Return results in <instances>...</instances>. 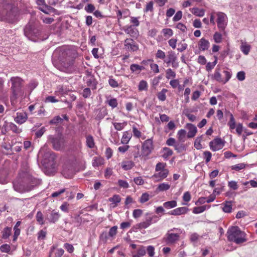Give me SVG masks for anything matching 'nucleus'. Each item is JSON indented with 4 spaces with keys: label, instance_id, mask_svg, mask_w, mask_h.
I'll list each match as a JSON object with an SVG mask.
<instances>
[{
    "label": "nucleus",
    "instance_id": "1",
    "mask_svg": "<svg viewBox=\"0 0 257 257\" xmlns=\"http://www.w3.org/2000/svg\"><path fill=\"white\" fill-rule=\"evenodd\" d=\"M41 183V180L32 176L30 171L26 169L21 171L19 177L13 183L14 190L20 193L28 192Z\"/></svg>",
    "mask_w": 257,
    "mask_h": 257
},
{
    "label": "nucleus",
    "instance_id": "2",
    "mask_svg": "<svg viewBox=\"0 0 257 257\" xmlns=\"http://www.w3.org/2000/svg\"><path fill=\"white\" fill-rule=\"evenodd\" d=\"M227 234L228 240L236 244H239L246 241V234L238 226H232L228 229Z\"/></svg>",
    "mask_w": 257,
    "mask_h": 257
},
{
    "label": "nucleus",
    "instance_id": "3",
    "mask_svg": "<svg viewBox=\"0 0 257 257\" xmlns=\"http://www.w3.org/2000/svg\"><path fill=\"white\" fill-rule=\"evenodd\" d=\"M12 82L11 89L12 94L11 96V101L15 100L18 96H22L24 93L23 89V80L19 77H12L10 80Z\"/></svg>",
    "mask_w": 257,
    "mask_h": 257
},
{
    "label": "nucleus",
    "instance_id": "4",
    "mask_svg": "<svg viewBox=\"0 0 257 257\" xmlns=\"http://www.w3.org/2000/svg\"><path fill=\"white\" fill-rule=\"evenodd\" d=\"M183 232V230L180 228H173L168 231L164 238L167 244H173L179 239L180 235Z\"/></svg>",
    "mask_w": 257,
    "mask_h": 257
},
{
    "label": "nucleus",
    "instance_id": "5",
    "mask_svg": "<svg viewBox=\"0 0 257 257\" xmlns=\"http://www.w3.org/2000/svg\"><path fill=\"white\" fill-rule=\"evenodd\" d=\"M7 7V9L10 11H4L2 14H0V21L10 23H14L17 19L16 13L12 9L11 5H9Z\"/></svg>",
    "mask_w": 257,
    "mask_h": 257
},
{
    "label": "nucleus",
    "instance_id": "6",
    "mask_svg": "<svg viewBox=\"0 0 257 257\" xmlns=\"http://www.w3.org/2000/svg\"><path fill=\"white\" fill-rule=\"evenodd\" d=\"M159 220V217L151 214H146V220L134 226V228L137 229H145L148 227L151 224L156 222Z\"/></svg>",
    "mask_w": 257,
    "mask_h": 257
},
{
    "label": "nucleus",
    "instance_id": "7",
    "mask_svg": "<svg viewBox=\"0 0 257 257\" xmlns=\"http://www.w3.org/2000/svg\"><path fill=\"white\" fill-rule=\"evenodd\" d=\"M216 23L219 31L223 32L225 30L228 24L227 15L221 12H217L216 13Z\"/></svg>",
    "mask_w": 257,
    "mask_h": 257
},
{
    "label": "nucleus",
    "instance_id": "8",
    "mask_svg": "<svg viewBox=\"0 0 257 257\" xmlns=\"http://www.w3.org/2000/svg\"><path fill=\"white\" fill-rule=\"evenodd\" d=\"M39 156L43 158V162L44 164H47L49 162H53L55 159V155L51 151L48 150L47 148L44 147L40 150Z\"/></svg>",
    "mask_w": 257,
    "mask_h": 257
},
{
    "label": "nucleus",
    "instance_id": "9",
    "mask_svg": "<svg viewBox=\"0 0 257 257\" xmlns=\"http://www.w3.org/2000/svg\"><path fill=\"white\" fill-rule=\"evenodd\" d=\"M36 4L39 9L46 14H50L55 12L56 10L46 4L45 0H36Z\"/></svg>",
    "mask_w": 257,
    "mask_h": 257
},
{
    "label": "nucleus",
    "instance_id": "10",
    "mask_svg": "<svg viewBox=\"0 0 257 257\" xmlns=\"http://www.w3.org/2000/svg\"><path fill=\"white\" fill-rule=\"evenodd\" d=\"M154 149L153 142L152 139L146 140L142 145V155L144 156H149Z\"/></svg>",
    "mask_w": 257,
    "mask_h": 257
},
{
    "label": "nucleus",
    "instance_id": "11",
    "mask_svg": "<svg viewBox=\"0 0 257 257\" xmlns=\"http://www.w3.org/2000/svg\"><path fill=\"white\" fill-rule=\"evenodd\" d=\"M24 34L29 39L35 41V37L38 35V31L30 25H27L24 29Z\"/></svg>",
    "mask_w": 257,
    "mask_h": 257
},
{
    "label": "nucleus",
    "instance_id": "12",
    "mask_svg": "<svg viewBox=\"0 0 257 257\" xmlns=\"http://www.w3.org/2000/svg\"><path fill=\"white\" fill-rule=\"evenodd\" d=\"M177 57L174 52H168L167 56L164 60V62L166 63L168 66L170 64H172L173 67H177L178 66V63H176Z\"/></svg>",
    "mask_w": 257,
    "mask_h": 257
},
{
    "label": "nucleus",
    "instance_id": "13",
    "mask_svg": "<svg viewBox=\"0 0 257 257\" xmlns=\"http://www.w3.org/2000/svg\"><path fill=\"white\" fill-rule=\"evenodd\" d=\"M224 146V143L220 138H216L209 143L210 149L214 152L221 150Z\"/></svg>",
    "mask_w": 257,
    "mask_h": 257
},
{
    "label": "nucleus",
    "instance_id": "14",
    "mask_svg": "<svg viewBox=\"0 0 257 257\" xmlns=\"http://www.w3.org/2000/svg\"><path fill=\"white\" fill-rule=\"evenodd\" d=\"M124 49L129 51H137L139 49L138 45L131 39H126L124 42Z\"/></svg>",
    "mask_w": 257,
    "mask_h": 257
},
{
    "label": "nucleus",
    "instance_id": "15",
    "mask_svg": "<svg viewBox=\"0 0 257 257\" xmlns=\"http://www.w3.org/2000/svg\"><path fill=\"white\" fill-rule=\"evenodd\" d=\"M49 139L52 143L53 147L56 150H60L63 143V139L60 136L54 137L50 136Z\"/></svg>",
    "mask_w": 257,
    "mask_h": 257
},
{
    "label": "nucleus",
    "instance_id": "16",
    "mask_svg": "<svg viewBox=\"0 0 257 257\" xmlns=\"http://www.w3.org/2000/svg\"><path fill=\"white\" fill-rule=\"evenodd\" d=\"M169 174L168 170H163L155 173L151 178L154 179L155 181L158 182L166 178Z\"/></svg>",
    "mask_w": 257,
    "mask_h": 257
},
{
    "label": "nucleus",
    "instance_id": "17",
    "mask_svg": "<svg viewBox=\"0 0 257 257\" xmlns=\"http://www.w3.org/2000/svg\"><path fill=\"white\" fill-rule=\"evenodd\" d=\"M28 119V115L25 112H18L16 113L15 117V121L18 124H23Z\"/></svg>",
    "mask_w": 257,
    "mask_h": 257
},
{
    "label": "nucleus",
    "instance_id": "18",
    "mask_svg": "<svg viewBox=\"0 0 257 257\" xmlns=\"http://www.w3.org/2000/svg\"><path fill=\"white\" fill-rule=\"evenodd\" d=\"M62 174L66 178H71L74 175V170L71 166H65L62 171Z\"/></svg>",
    "mask_w": 257,
    "mask_h": 257
},
{
    "label": "nucleus",
    "instance_id": "19",
    "mask_svg": "<svg viewBox=\"0 0 257 257\" xmlns=\"http://www.w3.org/2000/svg\"><path fill=\"white\" fill-rule=\"evenodd\" d=\"M198 48L200 50L205 51L207 50L210 47V43L208 40L204 38H202L199 41Z\"/></svg>",
    "mask_w": 257,
    "mask_h": 257
},
{
    "label": "nucleus",
    "instance_id": "20",
    "mask_svg": "<svg viewBox=\"0 0 257 257\" xmlns=\"http://www.w3.org/2000/svg\"><path fill=\"white\" fill-rule=\"evenodd\" d=\"M240 49L245 55H247L251 49V46L248 44L246 41L241 40L240 41Z\"/></svg>",
    "mask_w": 257,
    "mask_h": 257
},
{
    "label": "nucleus",
    "instance_id": "21",
    "mask_svg": "<svg viewBox=\"0 0 257 257\" xmlns=\"http://www.w3.org/2000/svg\"><path fill=\"white\" fill-rule=\"evenodd\" d=\"M186 128L188 130L187 133L188 138H192L196 134L197 130L196 126L192 123H187L186 124Z\"/></svg>",
    "mask_w": 257,
    "mask_h": 257
},
{
    "label": "nucleus",
    "instance_id": "22",
    "mask_svg": "<svg viewBox=\"0 0 257 257\" xmlns=\"http://www.w3.org/2000/svg\"><path fill=\"white\" fill-rule=\"evenodd\" d=\"M124 31L132 37H135L138 35V31L135 29L133 26H126L123 29Z\"/></svg>",
    "mask_w": 257,
    "mask_h": 257
},
{
    "label": "nucleus",
    "instance_id": "23",
    "mask_svg": "<svg viewBox=\"0 0 257 257\" xmlns=\"http://www.w3.org/2000/svg\"><path fill=\"white\" fill-rule=\"evenodd\" d=\"M54 211L55 210H53L49 215H47V218L50 222L55 223L60 217L58 212Z\"/></svg>",
    "mask_w": 257,
    "mask_h": 257
},
{
    "label": "nucleus",
    "instance_id": "24",
    "mask_svg": "<svg viewBox=\"0 0 257 257\" xmlns=\"http://www.w3.org/2000/svg\"><path fill=\"white\" fill-rule=\"evenodd\" d=\"M132 137V134L131 132L125 131L123 133V135L121 139V143L123 145H126L130 142Z\"/></svg>",
    "mask_w": 257,
    "mask_h": 257
},
{
    "label": "nucleus",
    "instance_id": "25",
    "mask_svg": "<svg viewBox=\"0 0 257 257\" xmlns=\"http://www.w3.org/2000/svg\"><path fill=\"white\" fill-rule=\"evenodd\" d=\"M145 69L143 66L139 65L137 64H133L130 66V70L133 73L139 74L142 70Z\"/></svg>",
    "mask_w": 257,
    "mask_h": 257
},
{
    "label": "nucleus",
    "instance_id": "26",
    "mask_svg": "<svg viewBox=\"0 0 257 257\" xmlns=\"http://www.w3.org/2000/svg\"><path fill=\"white\" fill-rule=\"evenodd\" d=\"M109 201L111 202V207L114 208L120 201V197L118 195H114L109 198Z\"/></svg>",
    "mask_w": 257,
    "mask_h": 257
},
{
    "label": "nucleus",
    "instance_id": "27",
    "mask_svg": "<svg viewBox=\"0 0 257 257\" xmlns=\"http://www.w3.org/2000/svg\"><path fill=\"white\" fill-rule=\"evenodd\" d=\"M191 13L195 16L201 17L205 14V10L203 9H199L198 8H193Z\"/></svg>",
    "mask_w": 257,
    "mask_h": 257
},
{
    "label": "nucleus",
    "instance_id": "28",
    "mask_svg": "<svg viewBox=\"0 0 257 257\" xmlns=\"http://www.w3.org/2000/svg\"><path fill=\"white\" fill-rule=\"evenodd\" d=\"M212 77L213 79L217 82L223 84V79L221 77V74L219 71V69H216Z\"/></svg>",
    "mask_w": 257,
    "mask_h": 257
},
{
    "label": "nucleus",
    "instance_id": "29",
    "mask_svg": "<svg viewBox=\"0 0 257 257\" xmlns=\"http://www.w3.org/2000/svg\"><path fill=\"white\" fill-rule=\"evenodd\" d=\"M86 143L87 146L90 149H93L95 147V143L93 137L89 135L86 138Z\"/></svg>",
    "mask_w": 257,
    "mask_h": 257
},
{
    "label": "nucleus",
    "instance_id": "30",
    "mask_svg": "<svg viewBox=\"0 0 257 257\" xmlns=\"http://www.w3.org/2000/svg\"><path fill=\"white\" fill-rule=\"evenodd\" d=\"M67 92L68 90L67 88L63 85L58 86L57 90L55 92V94L57 95H63L67 94Z\"/></svg>",
    "mask_w": 257,
    "mask_h": 257
},
{
    "label": "nucleus",
    "instance_id": "31",
    "mask_svg": "<svg viewBox=\"0 0 257 257\" xmlns=\"http://www.w3.org/2000/svg\"><path fill=\"white\" fill-rule=\"evenodd\" d=\"M104 160L101 157H95L92 160V165L93 167H99L103 164Z\"/></svg>",
    "mask_w": 257,
    "mask_h": 257
},
{
    "label": "nucleus",
    "instance_id": "32",
    "mask_svg": "<svg viewBox=\"0 0 257 257\" xmlns=\"http://www.w3.org/2000/svg\"><path fill=\"white\" fill-rule=\"evenodd\" d=\"M186 136V132L185 130H180L177 133V138L179 142H184Z\"/></svg>",
    "mask_w": 257,
    "mask_h": 257
},
{
    "label": "nucleus",
    "instance_id": "33",
    "mask_svg": "<svg viewBox=\"0 0 257 257\" xmlns=\"http://www.w3.org/2000/svg\"><path fill=\"white\" fill-rule=\"evenodd\" d=\"M134 162L131 161H124L121 163V167L124 170H130L134 167Z\"/></svg>",
    "mask_w": 257,
    "mask_h": 257
},
{
    "label": "nucleus",
    "instance_id": "34",
    "mask_svg": "<svg viewBox=\"0 0 257 257\" xmlns=\"http://www.w3.org/2000/svg\"><path fill=\"white\" fill-rule=\"evenodd\" d=\"M170 188V185L166 183H161L158 185L157 187V190L159 191H164L169 190Z\"/></svg>",
    "mask_w": 257,
    "mask_h": 257
},
{
    "label": "nucleus",
    "instance_id": "35",
    "mask_svg": "<svg viewBox=\"0 0 257 257\" xmlns=\"http://www.w3.org/2000/svg\"><path fill=\"white\" fill-rule=\"evenodd\" d=\"M163 157L164 159H167L169 157L172 156L173 155V151L170 148L167 147H165L163 149Z\"/></svg>",
    "mask_w": 257,
    "mask_h": 257
},
{
    "label": "nucleus",
    "instance_id": "36",
    "mask_svg": "<svg viewBox=\"0 0 257 257\" xmlns=\"http://www.w3.org/2000/svg\"><path fill=\"white\" fill-rule=\"evenodd\" d=\"M223 73L225 75V79H223V84L226 83L232 77V71L231 70H224L223 71Z\"/></svg>",
    "mask_w": 257,
    "mask_h": 257
},
{
    "label": "nucleus",
    "instance_id": "37",
    "mask_svg": "<svg viewBox=\"0 0 257 257\" xmlns=\"http://www.w3.org/2000/svg\"><path fill=\"white\" fill-rule=\"evenodd\" d=\"M106 102L112 108H115L118 104L117 99L115 98H111L110 99L107 98Z\"/></svg>",
    "mask_w": 257,
    "mask_h": 257
},
{
    "label": "nucleus",
    "instance_id": "38",
    "mask_svg": "<svg viewBox=\"0 0 257 257\" xmlns=\"http://www.w3.org/2000/svg\"><path fill=\"white\" fill-rule=\"evenodd\" d=\"M213 39L216 43H220L222 41V36L220 33L216 32L213 34Z\"/></svg>",
    "mask_w": 257,
    "mask_h": 257
},
{
    "label": "nucleus",
    "instance_id": "39",
    "mask_svg": "<svg viewBox=\"0 0 257 257\" xmlns=\"http://www.w3.org/2000/svg\"><path fill=\"white\" fill-rule=\"evenodd\" d=\"M177 206V202L175 200L167 201L163 204V207L166 208H172Z\"/></svg>",
    "mask_w": 257,
    "mask_h": 257
},
{
    "label": "nucleus",
    "instance_id": "40",
    "mask_svg": "<svg viewBox=\"0 0 257 257\" xmlns=\"http://www.w3.org/2000/svg\"><path fill=\"white\" fill-rule=\"evenodd\" d=\"M62 121L63 118L62 117L59 116H56L50 121L49 123L57 125L61 123Z\"/></svg>",
    "mask_w": 257,
    "mask_h": 257
},
{
    "label": "nucleus",
    "instance_id": "41",
    "mask_svg": "<svg viewBox=\"0 0 257 257\" xmlns=\"http://www.w3.org/2000/svg\"><path fill=\"white\" fill-rule=\"evenodd\" d=\"M176 77V73L171 68H169L166 71V77L167 79L174 78Z\"/></svg>",
    "mask_w": 257,
    "mask_h": 257
},
{
    "label": "nucleus",
    "instance_id": "42",
    "mask_svg": "<svg viewBox=\"0 0 257 257\" xmlns=\"http://www.w3.org/2000/svg\"><path fill=\"white\" fill-rule=\"evenodd\" d=\"M11 230L12 229L11 227H5L3 231V238L7 239L8 238H9L10 235L11 234Z\"/></svg>",
    "mask_w": 257,
    "mask_h": 257
},
{
    "label": "nucleus",
    "instance_id": "43",
    "mask_svg": "<svg viewBox=\"0 0 257 257\" xmlns=\"http://www.w3.org/2000/svg\"><path fill=\"white\" fill-rule=\"evenodd\" d=\"M167 90L166 89H163L160 92H159L158 94V98L161 101H165L166 98V93L167 92Z\"/></svg>",
    "mask_w": 257,
    "mask_h": 257
},
{
    "label": "nucleus",
    "instance_id": "44",
    "mask_svg": "<svg viewBox=\"0 0 257 257\" xmlns=\"http://www.w3.org/2000/svg\"><path fill=\"white\" fill-rule=\"evenodd\" d=\"M127 124L126 122H123L122 123L119 122H113V125L115 129L117 131H121L123 129L124 126Z\"/></svg>",
    "mask_w": 257,
    "mask_h": 257
},
{
    "label": "nucleus",
    "instance_id": "45",
    "mask_svg": "<svg viewBox=\"0 0 257 257\" xmlns=\"http://www.w3.org/2000/svg\"><path fill=\"white\" fill-rule=\"evenodd\" d=\"M87 85L91 87L93 89H96V82L95 80L93 78H90L86 81Z\"/></svg>",
    "mask_w": 257,
    "mask_h": 257
},
{
    "label": "nucleus",
    "instance_id": "46",
    "mask_svg": "<svg viewBox=\"0 0 257 257\" xmlns=\"http://www.w3.org/2000/svg\"><path fill=\"white\" fill-rule=\"evenodd\" d=\"M116 14L118 21L121 19H124L127 17V13L126 11L121 12L120 10H117L116 11Z\"/></svg>",
    "mask_w": 257,
    "mask_h": 257
},
{
    "label": "nucleus",
    "instance_id": "47",
    "mask_svg": "<svg viewBox=\"0 0 257 257\" xmlns=\"http://www.w3.org/2000/svg\"><path fill=\"white\" fill-rule=\"evenodd\" d=\"M148 83L145 80H141L138 85V89L139 91L146 90L148 89Z\"/></svg>",
    "mask_w": 257,
    "mask_h": 257
},
{
    "label": "nucleus",
    "instance_id": "48",
    "mask_svg": "<svg viewBox=\"0 0 257 257\" xmlns=\"http://www.w3.org/2000/svg\"><path fill=\"white\" fill-rule=\"evenodd\" d=\"M228 125L231 130H234L235 127V121L232 114H230V117Z\"/></svg>",
    "mask_w": 257,
    "mask_h": 257
},
{
    "label": "nucleus",
    "instance_id": "49",
    "mask_svg": "<svg viewBox=\"0 0 257 257\" xmlns=\"http://www.w3.org/2000/svg\"><path fill=\"white\" fill-rule=\"evenodd\" d=\"M216 63H217V57H215V60L214 62H213L212 63L208 62L207 63L206 66V70L208 72L211 71L216 65Z\"/></svg>",
    "mask_w": 257,
    "mask_h": 257
},
{
    "label": "nucleus",
    "instance_id": "50",
    "mask_svg": "<svg viewBox=\"0 0 257 257\" xmlns=\"http://www.w3.org/2000/svg\"><path fill=\"white\" fill-rule=\"evenodd\" d=\"M199 238L200 235L195 232L192 233L190 236V240L193 244L196 243Z\"/></svg>",
    "mask_w": 257,
    "mask_h": 257
},
{
    "label": "nucleus",
    "instance_id": "51",
    "mask_svg": "<svg viewBox=\"0 0 257 257\" xmlns=\"http://www.w3.org/2000/svg\"><path fill=\"white\" fill-rule=\"evenodd\" d=\"M47 234L46 229L40 230L38 233V239L43 240L45 238Z\"/></svg>",
    "mask_w": 257,
    "mask_h": 257
},
{
    "label": "nucleus",
    "instance_id": "52",
    "mask_svg": "<svg viewBox=\"0 0 257 257\" xmlns=\"http://www.w3.org/2000/svg\"><path fill=\"white\" fill-rule=\"evenodd\" d=\"M187 210H172L168 213L171 215H179L186 213Z\"/></svg>",
    "mask_w": 257,
    "mask_h": 257
},
{
    "label": "nucleus",
    "instance_id": "53",
    "mask_svg": "<svg viewBox=\"0 0 257 257\" xmlns=\"http://www.w3.org/2000/svg\"><path fill=\"white\" fill-rule=\"evenodd\" d=\"M44 101L46 103H49V102L55 103V102H58L59 100L58 99L56 98V97L55 96H48L47 97H46Z\"/></svg>",
    "mask_w": 257,
    "mask_h": 257
},
{
    "label": "nucleus",
    "instance_id": "54",
    "mask_svg": "<svg viewBox=\"0 0 257 257\" xmlns=\"http://www.w3.org/2000/svg\"><path fill=\"white\" fill-rule=\"evenodd\" d=\"M166 164L163 163L159 162L157 164L155 168L156 172H158L159 171H162L163 170H168L165 168Z\"/></svg>",
    "mask_w": 257,
    "mask_h": 257
},
{
    "label": "nucleus",
    "instance_id": "55",
    "mask_svg": "<svg viewBox=\"0 0 257 257\" xmlns=\"http://www.w3.org/2000/svg\"><path fill=\"white\" fill-rule=\"evenodd\" d=\"M236 78L240 81H242L245 79V73L243 71H240L237 73Z\"/></svg>",
    "mask_w": 257,
    "mask_h": 257
},
{
    "label": "nucleus",
    "instance_id": "56",
    "mask_svg": "<svg viewBox=\"0 0 257 257\" xmlns=\"http://www.w3.org/2000/svg\"><path fill=\"white\" fill-rule=\"evenodd\" d=\"M0 250L3 252L9 253L11 250V246L8 244H4L0 246Z\"/></svg>",
    "mask_w": 257,
    "mask_h": 257
},
{
    "label": "nucleus",
    "instance_id": "57",
    "mask_svg": "<svg viewBox=\"0 0 257 257\" xmlns=\"http://www.w3.org/2000/svg\"><path fill=\"white\" fill-rule=\"evenodd\" d=\"M245 167V164L244 163H239L233 165L231 167V169L232 170H234L235 171H239L240 170L243 169Z\"/></svg>",
    "mask_w": 257,
    "mask_h": 257
},
{
    "label": "nucleus",
    "instance_id": "58",
    "mask_svg": "<svg viewBox=\"0 0 257 257\" xmlns=\"http://www.w3.org/2000/svg\"><path fill=\"white\" fill-rule=\"evenodd\" d=\"M37 221L41 225L44 224L43 215L41 211H38L36 215Z\"/></svg>",
    "mask_w": 257,
    "mask_h": 257
},
{
    "label": "nucleus",
    "instance_id": "59",
    "mask_svg": "<svg viewBox=\"0 0 257 257\" xmlns=\"http://www.w3.org/2000/svg\"><path fill=\"white\" fill-rule=\"evenodd\" d=\"M130 22L132 24H133L132 26H133L134 27H137L140 25L139 18L137 17H131L130 19Z\"/></svg>",
    "mask_w": 257,
    "mask_h": 257
},
{
    "label": "nucleus",
    "instance_id": "60",
    "mask_svg": "<svg viewBox=\"0 0 257 257\" xmlns=\"http://www.w3.org/2000/svg\"><path fill=\"white\" fill-rule=\"evenodd\" d=\"M146 249V252H147L148 255L151 256L153 257L154 255L155 254V248L152 245H149L147 247Z\"/></svg>",
    "mask_w": 257,
    "mask_h": 257
},
{
    "label": "nucleus",
    "instance_id": "61",
    "mask_svg": "<svg viewBox=\"0 0 257 257\" xmlns=\"http://www.w3.org/2000/svg\"><path fill=\"white\" fill-rule=\"evenodd\" d=\"M132 130L134 136L137 138H140L142 135V133L137 128V127L133 125Z\"/></svg>",
    "mask_w": 257,
    "mask_h": 257
},
{
    "label": "nucleus",
    "instance_id": "62",
    "mask_svg": "<svg viewBox=\"0 0 257 257\" xmlns=\"http://www.w3.org/2000/svg\"><path fill=\"white\" fill-rule=\"evenodd\" d=\"M117 227L116 226H114L112 227H111L109 230V232H108V235L110 237H114L116 233H117Z\"/></svg>",
    "mask_w": 257,
    "mask_h": 257
},
{
    "label": "nucleus",
    "instance_id": "63",
    "mask_svg": "<svg viewBox=\"0 0 257 257\" xmlns=\"http://www.w3.org/2000/svg\"><path fill=\"white\" fill-rule=\"evenodd\" d=\"M165 53L161 50H158L156 54V57L158 59H161L163 60L165 58Z\"/></svg>",
    "mask_w": 257,
    "mask_h": 257
},
{
    "label": "nucleus",
    "instance_id": "64",
    "mask_svg": "<svg viewBox=\"0 0 257 257\" xmlns=\"http://www.w3.org/2000/svg\"><path fill=\"white\" fill-rule=\"evenodd\" d=\"M204 158L205 160L206 163H208L211 158L212 154L209 151H205L203 153Z\"/></svg>",
    "mask_w": 257,
    "mask_h": 257
}]
</instances>
